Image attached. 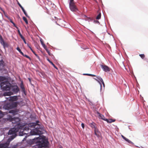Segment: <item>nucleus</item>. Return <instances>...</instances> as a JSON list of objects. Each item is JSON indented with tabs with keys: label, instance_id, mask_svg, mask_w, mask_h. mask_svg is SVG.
I'll use <instances>...</instances> for the list:
<instances>
[{
	"label": "nucleus",
	"instance_id": "44",
	"mask_svg": "<svg viewBox=\"0 0 148 148\" xmlns=\"http://www.w3.org/2000/svg\"><path fill=\"white\" fill-rule=\"evenodd\" d=\"M29 48L31 50H32V51H33L32 49V48H31V47H29Z\"/></svg>",
	"mask_w": 148,
	"mask_h": 148
},
{
	"label": "nucleus",
	"instance_id": "15",
	"mask_svg": "<svg viewBox=\"0 0 148 148\" xmlns=\"http://www.w3.org/2000/svg\"><path fill=\"white\" fill-rule=\"evenodd\" d=\"M10 20V22L12 23V24L13 25H14V26H15V27H16V28L17 29H18V28L16 27V25L12 21V20L10 18H9L8 17V16H6Z\"/></svg>",
	"mask_w": 148,
	"mask_h": 148
},
{
	"label": "nucleus",
	"instance_id": "19",
	"mask_svg": "<svg viewBox=\"0 0 148 148\" xmlns=\"http://www.w3.org/2000/svg\"><path fill=\"white\" fill-rule=\"evenodd\" d=\"M0 42L3 45L4 44V41L1 36L0 37Z\"/></svg>",
	"mask_w": 148,
	"mask_h": 148
},
{
	"label": "nucleus",
	"instance_id": "1",
	"mask_svg": "<svg viewBox=\"0 0 148 148\" xmlns=\"http://www.w3.org/2000/svg\"><path fill=\"white\" fill-rule=\"evenodd\" d=\"M28 143L30 145L36 144L33 148H48V141L44 136H40L38 138L30 139Z\"/></svg>",
	"mask_w": 148,
	"mask_h": 148
},
{
	"label": "nucleus",
	"instance_id": "7",
	"mask_svg": "<svg viewBox=\"0 0 148 148\" xmlns=\"http://www.w3.org/2000/svg\"><path fill=\"white\" fill-rule=\"evenodd\" d=\"M69 7L70 9L72 11H75L77 10V8L74 3L69 4Z\"/></svg>",
	"mask_w": 148,
	"mask_h": 148
},
{
	"label": "nucleus",
	"instance_id": "37",
	"mask_svg": "<svg viewBox=\"0 0 148 148\" xmlns=\"http://www.w3.org/2000/svg\"><path fill=\"white\" fill-rule=\"evenodd\" d=\"M22 39L23 40V41H24V43H25V44H26V41H25V39L24 38H23V39Z\"/></svg>",
	"mask_w": 148,
	"mask_h": 148
},
{
	"label": "nucleus",
	"instance_id": "25",
	"mask_svg": "<svg viewBox=\"0 0 148 148\" xmlns=\"http://www.w3.org/2000/svg\"><path fill=\"white\" fill-rule=\"evenodd\" d=\"M23 12L24 14L26 16L28 17V15H27V13L26 12H25V10H23Z\"/></svg>",
	"mask_w": 148,
	"mask_h": 148
},
{
	"label": "nucleus",
	"instance_id": "48",
	"mask_svg": "<svg viewBox=\"0 0 148 148\" xmlns=\"http://www.w3.org/2000/svg\"><path fill=\"white\" fill-rule=\"evenodd\" d=\"M34 54H35L36 56H37V55H36V54H35V53Z\"/></svg>",
	"mask_w": 148,
	"mask_h": 148
},
{
	"label": "nucleus",
	"instance_id": "27",
	"mask_svg": "<svg viewBox=\"0 0 148 148\" xmlns=\"http://www.w3.org/2000/svg\"><path fill=\"white\" fill-rule=\"evenodd\" d=\"M40 41L41 42V45H43V44H44L43 43V40L41 38H40Z\"/></svg>",
	"mask_w": 148,
	"mask_h": 148
},
{
	"label": "nucleus",
	"instance_id": "21",
	"mask_svg": "<svg viewBox=\"0 0 148 148\" xmlns=\"http://www.w3.org/2000/svg\"><path fill=\"white\" fill-rule=\"evenodd\" d=\"M4 115V114L0 111V119L3 117Z\"/></svg>",
	"mask_w": 148,
	"mask_h": 148
},
{
	"label": "nucleus",
	"instance_id": "14",
	"mask_svg": "<svg viewBox=\"0 0 148 148\" xmlns=\"http://www.w3.org/2000/svg\"><path fill=\"white\" fill-rule=\"evenodd\" d=\"M3 67V62L2 60H1L0 61V70L2 69Z\"/></svg>",
	"mask_w": 148,
	"mask_h": 148
},
{
	"label": "nucleus",
	"instance_id": "30",
	"mask_svg": "<svg viewBox=\"0 0 148 148\" xmlns=\"http://www.w3.org/2000/svg\"><path fill=\"white\" fill-rule=\"evenodd\" d=\"M84 75H89V76H95V75H92V74H84Z\"/></svg>",
	"mask_w": 148,
	"mask_h": 148
},
{
	"label": "nucleus",
	"instance_id": "43",
	"mask_svg": "<svg viewBox=\"0 0 148 148\" xmlns=\"http://www.w3.org/2000/svg\"><path fill=\"white\" fill-rule=\"evenodd\" d=\"M29 48L31 50H32V51H33L32 49V48H31V47H29Z\"/></svg>",
	"mask_w": 148,
	"mask_h": 148
},
{
	"label": "nucleus",
	"instance_id": "46",
	"mask_svg": "<svg viewBox=\"0 0 148 148\" xmlns=\"http://www.w3.org/2000/svg\"><path fill=\"white\" fill-rule=\"evenodd\" d=\"M32 52L35 54V53L34 52V51H32Z\"/></svg>",
	"mask_w": 148,
	"mask_h": 148
},
{
	"label": "nucleus",
	"instance_id": "8",
	"mask_svg": "<svg viewBox=\"0 0 148 148\" xmlns=\"http://www.w3.org/2000/svg\"><path fill=\"white\" fill-rule=\"evenodd\" d=\"M101 66L102 69L104 71L108 72L110 71L109 68L107 66L101 65Z\"/></svg>",
	"mask_w": 148,
	"mask_h": 148
},
{
	"label": "nucleus",
	"instance_id": "12",
	"mask_svg": "<svg viewBox=\"0 0 148 148\" xmlns=\"http://www.w3.org/2000/svg\"><path fill=\"white\" fill-rule=\"evenodd\" d=\"M9 112L12 114L13 115L16 114L17 113V112L16 110H12L9 111Z\"/></svg>",
	"mask_w": 148,
	"mask_h": 148
},
{
	"label": "nucleus",
	"instance_id": "31",
	"mask_svg": "<svg viewBox=\"0 0 148 148\" xmlns=\"http://www.w3.org/2000/svg\"><path fill=\"white\" fill-rule=\"evenodd\" d=\"M42 46L45 49V50L47 49L46 46L45 44H43Z\"/></svg>",
	"mask_w": 148,
	"mask_h": 148
},
{
	"label": "nucleus",
	"instance_id": "5",
	"mask_svg": "<svg viewBox=\"0 0 148 148\" xmlns=\"http://www.w3.org/2000/svg\"><path fill=\"white\" fill-rule=\"evenodd\" d=\"M56 23H57L58 25L60 26H65L64 24L66 22L63 20L58 19L57 20Z\"/></svg>",
	"mask_w": 148,
	"mask_h": 148
},
{
	"label": "nucleus",
	"instance_id": "10",
	"mask_svg": "<svg viewBox=\"0 0 148 148\" xmlns=\"http://www.w3.org/2000/svg\"><path fill=\"white\" fill-rule=\"evenodd\" d=\"M94 127L95 128V132L96 135L98 137L100 135V133L98 131V129L95 127L94 126Z\"/></svg>",
	"mask_w": 148,
	"mask_h": 148
},
{
	"label": "nucleus",
	"instance_id": "41",
	"mask_svg": "<svg viewBox=\"0 0 148 148\" xmlns=\"http://www.w3.org/2000/svg\"><path fill=\"white\" fill-rule=\"evenodd\" d=\"M121 136L123 138H124V136H123V135H121Z\"/></svg>",
	"mask_w": 148,
	"mask_h": 148
},
{
	"label": "nucleus",
	"instance_id": "42",
	"mask_svg": "<svg viewBox=\"0 0 148 148\" xmlns=\"http://www.w3.org/2000/svg\"><path fill=\"white\" fill-rule=\"evenodd\" d=\"M96 22L97 23H99V21H96Z\"/></svg>",
	"mask_w": 148,
	"mask_h": 148
},
{
	"label": "nucleus",
	"instance_id": "33",
	"mask_svg": "<svg viewBox=\"0 0 148 148\" xmlns=\"http://www.w3.org/2000/svg\"><path fill=\"white\" fill-rule=\"evenodd\" d=\"M23 56H24L26 58H29L30 59V58L29 57V56H28L27 55H23Z\"/></svg>",
	"mask_w": 148,
	"mask_h": 148
},
{
	"label": "nucleus",
	"instance_id": "28",
	"mask_svg": "<svg viewBox=\"0 0 148 148\" xmlns=\"http://www.w3.org/2000/svg\"><path fill=\"white\" fill-rule=\"evenodd\" d=\"M125 141H127V142L129 143H132L131 141H130V140H129L127 138L126 139Z\"/></svg>",
	"mask_w": 148,
	"mask_h": 148
},
{
	"label": "nucleus",
	"instance_id": "49",
	"mask_svg": "<svg viewBox=\"0 0 148 148\" xmlns=\"http://www.w3.org/2000/svg\"><path fill=\"white\" fill-rule=\"evenodd\" d=\"M1 37V36L0 35V37Z\"/></svg>",
	"mask_w": 148,
	"mask_h": 148
},
{
	"label": "nucleus",
	"instance_id": "2",
	"mask_svg": "<svg viewBox=\"0 0 148 148\" xmlns=\"http://www.w3.org/2000/svg\"><path fill=\"white\" fill-rule=\"evenodd\" d=\"M7 99L8 100L11 102L10 103L7 104L4 106V108L5 109L8 110L16 107L17 102L14 101H16L18 99L17 96L10 97L7 98Z\"/></svg>",
	"mask_w": 148,
	"mask_h": 148
},
{
	"label": "nucleus",
	"instance_id": "6",
	"mask_svg": "<svg viewBox=\"0 0 148 148\" xmlns=\"http://www.w3.org/2000/svg\"><path fill=\"white\" fill-rule=\"evenodd\" d=\"M11 88L10 90H12L14 93H17L19 91V89L17 86H11Z\"/></svg>",
	"mask_w": 148,
	"mask_h": 148
},
{
	"label": "nucleus",
	"instance_id": "26",
	"mask_svg": "<svg viewBox=\"0 0 148 148\" xmlns=\"http://www.w3.org/2000/svg\"><path fill=\"white\" fill-rule=\"evenodd\" d=\"M74 3L73 2V0H70V2L69 4H72Z\"/></svg>",
	"mask_w": 148,
	"mask_h": 148
},
{
	"label": "nucleus",
	"instance_id": "13",
	"mask_svg": "<svg viewBox=\"0 0 148 148\" xmlns=\"http://www.w3.org/2000/svg\"><path fill=\"white\" fill-rule=\"evenodd\" d=\"M12 94V93L11 92H7L4 93L3 95L4 96H10Z\"/></svg>",
	"mask_w": 148,
	"mask_h": 148
},
{
	"label": "nucleus",
	"instance_id": "34",
	"mask_svg": "<svg viewBox=\"0 0 148 148\" xmlns=\"http://www.w3.org/2000/svg\"><path fill=\"white\" fill-rule=\"evenodd\" d=\"M83 128H84V125L83 123H82L81 124Z\"/></svg>",
	"mask_w": 148,
	"mask_h": 148
},
{
	"label": "nucleus",
	"instance_id": "38",
	"mask_svg": "<svg viewBox=\"0 0 148 148\" xmlns=\"http://www.w3.org/2000/svg\"><path fill=\"white\" fill-rule=\"evenodd\" d=\"M18 5L20 7L22 6V5L20 4L18 2Z\"/></svg>",
	"mask_w": 148,
	"mask_h": 148
},
{
	"label": "nucleus",
	"instance_id": "36",
	"mask_svg": "<svg viewBox=\"0 0 148 148\" xmlns=\"http://www.w3.org/2000/svg\"><path fill=\"white\" fill-rule=\"evenodd\" d=\"M20 8H21V9L22 10V11H23V10H25L24 9V8H23V7L22 6Z\"/></svg>",
	"mask_w": 148,
	"mask_h": 148
},
{
	"label": "nucleus",
	"instance_id": "18",
	"mask_svg": "<svg viewBox=\"0 0 148 148\" xmlns=\"http://www.w3.org/2000/svg\"><path fill=\"white\" fill-rule=\"evenodd\" d=\"M16 49L23 55V53L21 51V49L19 47H17Z\"/></svg>",
	"mask_w": 148,
	"mask_h": 148
},
{
	"label": "nucleus",
	"instance_id": "16",
	"mask_svg": "<svg viewBox=\"0 0 148 148\" xmlns=\"http://www.w3.org/2000/svg\"><path fill=\"white\" fill-rule=\"evenodd\" d=\"M47 60L56 69H57V68L55 66L54 64L51 62L49 59H47Z\"/></svg>",
	"mask_w": 148,
	"mask_h": 148
},
{
	"label": "nucleus",
	"instance_id": "45",
	"mask_svg": "<svg viewBox=\"0 0 148 148\" xmlns=\"http://www.w3.org/2000/svg\"><path fill=\"white\" fill-rule=\"evenodd\" d=\"M29 48L31 50H32V51H33L32 49V48H31V47H29Z\"/></svg>",
	"mask_w": 148,
	"mask_h": 148
},
{
	"label": "nucleus",
	"instance_id": "22",
	"mask_svg": "<svg viewBox=\"0 0 148 148\" xmlns=\"http://www.w3.org/2000/svg\"><path fill=\"white\" fill-rule=\"evenodd\" d=\"M106 121L108 123H110L114 121H112L111 119H109L108 120V119H107V120H106Z\"/></svg>",
	"mask_w": 148,
	"mask_h": 148
},
{
	"label": "nucleus",
	"instance_id": "24",
	"mask_svg": "<svg viewBox=\"0 0 148 148\" xmlns=\"http://www.w3.org/2000/svg\"><path fill=\"white\" fill-rule=\"evenodd\" d=\"M139 56L141 57L142 59H143L145 57V55L144 54H140Z\"/></svg>",
	"mask_w": 148,
	"mask_h": 148
},
{
	"label": "nucleus",
	"instance_id": "47",
	"mask_svg": "<svg viewBox=\"0 0 148 148\" xmlns=\"http://www.w3.org/2000/svg\"><path fill=\"white\" fill-rule=\"evenodd\" d=\"M59 148H62V147H60Z\"/></svg>",
	"mask_w": 148,
	"mask_h": 148
},
{
	"label": "nucleus",
	"instance_id": "23",
	"mask_svg": "<svg viewBox=\"0 0 148 148\" xmlns=\"http://www.w3.org/2000/svg\"><path fill=\"white\" fill-rule=\"evenodd\" d=\"M101 14L100 13V14H99L98 15V16H97V17H96V19H99L101 18Z\"/></svg>",
	"mask_w": 148,
	"mask_h": 148
},
{
	"label": "nucleus",
	"instance_id": "17",
	"mask_svg": "<svg viewBox=\"0 0 148 148\" xmlns=\"http://www.w3.org/2000/svg\"><path fill=\"white\" fill-rule=\"evenodd\" d=\"M18 34L20 36V37H21V39H23L24 37L22 36V35L21 33L20 30L19 29H18Z\"/></svg>",
	"mask_w": 148,
	"mask_h": 148
},
{
	"label": "nucleus",
	"instance_id": "35",
	"mask_svg": "<svg viewBox=\"0 0 148 148\" xmlns=\"http://www.w3.org/2000/svg\"><path fill=\"white\" fill-rule=\"evenodd\" d=\"M3 77H2L0 76V81L3 80Z\"/></svg>",
	"mask_w": 148,
	"mask_h": 148
},
{
	"label": "nucleus",
	"instance_id": "32",
	"mask_svg": "<svg viewBox=\"0 0 148 148\" xmlns=\"http://www.w3.org/2000/svg\"><path fill=\"white\" fill-rule=\"evenodd\" d=\"M46 51H47V52L48 53V54L49 55H50V52L48 50V49H46Z\"/></svg>",
	"mask_w": 148,
	"mask_h": 148
},
{
	"label": "nucleus",
	"instance_id": "11",
	"mask_svg": "<svg viewBox=\"0 0 148 148\" xmlns=\"http://www.w3.org/2000/svg\"><path fill=\"white\" fill-rule=\"evenodd\" d=\"M98 114L99 118H100L105 121H106V120H107V119L105 118L103 115L100 114L99 113H98Z\"/></svg>",
	"mask_w": 148,
	"mask_h": 148
},
{
	"label": "nucleus",
	"instance_id": "29",
	"mask_svg": "<svg viewBox=\"0 0 148 148\" xmlns=\"http://www.w3.org/2000/svg\"><path fill=\"white\" fill-rule=\"evenodd\" d=\"M125 141H127V142L129 143H132L131 141H130V140H129L127 138L126 139Z\"/></svg>",
	"mask_w": 148,
	"mask_h": 148
},
{
	"label": "nucleus",
	"instance_id": "39",
	"mask_svg": "<svg viewBox=\"0 0 148 148\" xmlns=\"http://www.w3.org/2000/svg\"><path fill=\"white\" fill-rule=\"evenodd\" d=\"M21 88L24 91V88L22 86H21Z\"/></svg>",
	"mask_w": 148,
	"mask_h": 148
},
{
	"label": "nucleus",
	"instance_id": "4",
	"mask_svg": "<svg viewBox=\"0 0 148 148\" xmlns=\"http://www.w3.org/2000/svg\"><path fill=\"white\" fill-rule=\"evenodd\" d=\"M94 79L96 80L100 84V90H101L102 88V84H103V88L105 87V85L103 82V80L101 77L99 76H97L96 78Z\"/></svg>",
	"mask_w": 148,
	"mask_h": 148
},
{
	"label": "nucleus",
	"instance_id": "3",
	"mask_svg": "<svg viewBox=\"0 0 148 148\" xmlns=\"http://www.w3.org/2000/svg\"><path fill=\"white\" fill-rule=\"evenodd\" d=\"M11 84L8 81H3L0 84L1 89L3 90H10L11 88Z\"/></svg>",
	"mask_w": 148,
	"mask_h": 148
},
{
	"label": "nucleus",
	"instance_id": "40",
	"mask_svg": "<svg viewBox=\"0 0 148 148\" xmlns=\"http://www.w3.org/2000/svg\"><path fill=\"white\" fill-rule=\"evenodd\" d=\"M125 140H126L127 138H126L125 137H124V138H123Z\"/></svg>",
	"mask_w": 148,
	"mask_h": 148
},
{
	"label": "nucleus",
	"instance_id": "9",
	"mask_svg": "<svg viewBox=\"0 0 148 148\" xmlns=\"http://www.w3.org/2000/svg\"><path fill=\"white\" fill-rule=\"evenodd\" d=\"M94 127L95 128V132L96 135L98 137L100 135V133L98 131V129L95 127L94 126Z\"/></svg>",
	"mask_w": 148,
	"mask_h": 148
},
{
	"label": "nucleus",
	"instance_id": "20",
	"mask_svg": "<svg viewBox=\"0 0 148 148\" xmlns=\"http://www.w3.org/2000/svg\"><path fill=\"white\" fill-rule=\"evenodd\" d=\"M23 20L27 24H28V22L27 21V18L25 17H23Z\"/></svg>",
	"mask_w": 148,
	"mask_h": 148
}]
</instances>
